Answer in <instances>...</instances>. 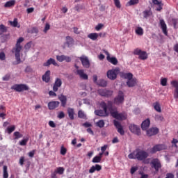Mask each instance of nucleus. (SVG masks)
I'll list each match as a JSON object with an SVG mask.
<instances>
[{
  "label": "nucleus",
  "mask_w": 178,
  "mask_h": 178,
  "mask_svg": "<svg viewBox=\"0 0 178 178\" xmlns=\"http://www.w3.org/2000/svg\"><path fill=\"white\" fill-rule=\"evenodd\" d=\"M24 42V38H19L17 40V43L15 44V47L12 49V53H15V60H17V65H19L21 62L20 60V51L23 48L22 46L20 45L21 43Z\"/></svg>",
  "instance_id": "1"
},
{
  "label": "nucleus",
  "mask_w": 178,
  "mask_h": 178,
  "mask_svg": "<svg viewBox=\"0 0 178 178\" xmlns=\"http://www.w3.org/2000/svg\"><path fill=\"white\" fill-rule=\"evenodd\" d=\"M100 108L103 110H96L95 111V115L99 117L108 116V109H106V103L104 102H100Z\"/></svg>",
  "instance_id": "2"
},
{
  "label": "nucleus",
  "mask_w": 178,
  "mask_h": 178,
  "mask_svg": "<svg viewBox=\"0 0 178 178\" xmlns=\"http://www.w3.org/2000/svg\"><path fill=\"white\" fill-rule=\"evenodd\" d=\"M120 72V70L118 67L110 70L106 72L107 79L111 81H115L117 79V76H118Z\"/></svg>",
  "instance_id": "3"
},
{
  "label": "nucleus",
  "mask_w": 178,
  "mask_h": 178,
  "mask_svg": "<svg viewBox=\"0 0 178 178\" xmlns=\"http://www.w3.org/2000/svg\"><path fill=\"white\" fill-rule=\"evenodd\" d=\"M150 165L152 168H154L155 170V172L158 173L159 170L161 169V162H160V160L158 159H154L150 161Z\"/></svg>",
  "instance_id": "4"
},
{
  "label": "nucleus",
  "mask_w": 178,
  "mask_h": 178,
  "mask_svg": "<svg viewBox=\"0 0 178 178\" xmlns=\"http://www.w3.org/2000/svg\"><path fill=\"white\" fill-rule=\"evenodd\" d=\"M136 160L138 161H145L148 157V153L144 150H136Z\"/></svg>",
  "instance_id": "5"
},
{
  "label": "nucleus",
  "mask_w": 178,
  "mask_h": 178,
  "mask_svg": "<svg viewBox=\"0 0 178 178\" xmlns=\"http://www.w3.org/2000/svg\"><path fill=\"white\" fill-rule=\"evenodd\" d=\"M12 90H15L17 92H22L29 90V86L25 84H15L11 87Z\"/></svg>",
  "instance_id": "6"
},
{
  "label": "nucleus",
  "mask_w": 178,
  "mask_h": 178,
  "mask_svg": "<svg viewBox=\"0 0 178 178\" xmlns=\"http://www.w3.org/2000/svg\"><path fill=\"white\" fill-rule=\"evenodd\" d=\"M133 54L138 56L139 59L141 60H146L147 58H148V55L147 54V52L145 51H141L139 49H136L133 51Z\"/></svg>",
  "instance_id": "7"
},
{
  "label": "nucleus",
  "mask_w": 178,
  "mask_h": 178,
  "mask_svg": "<svg viewBox=\"0 0 178 178\" xmlns=\"http://www.w3.org/2000/svg\"><path fill=\"white\" fill-rule=\"evenodd\" d=\"M167 149V146L165 144L155 145L152 149H150V153L156 154L158 152Z\"/></svg>",
  "instance_id": "8"
},
{
  "label": "nucleus",
  "mask_w": 178,
  "mask_h": 178,
  "mask_svg": "<svg viewBox=\"0 0 178 178\" xmlns=\"http://www.w3.org/2000/svg\"><path fill=\"white\" fill-rule=\"evenodd\" d=\"M111 115L114 119L118 120H126L127 119V115L125 113H118V112L114 111L111 113Z\"/></svg>",
  "instance_id": "9"
},
{
  "label": "nucleus",
  "mask_w": 178,
  "mask_h": 178,
  "mask_svg": "<svg viewBox=\"0 0 178 178\" xmlns=\"http://www.w3.org/2000/svg\"><path fill=\"white\" fill-rule=\"evenodd\" d=\"M129 130L131 133L134 134L136 136H140L141 134L139 126L134 124H129Z\"/></svg>",
  "instance_id": "10"
},
{
  "label": "nucleus",
  "mask_w": 178,
  "mask_h": 178,
  "mask_svg": "<svg viewBox=\"0 0 178 178\" xmlns=\"http://www.w3.org/2000/svg\"><path fill=\"white\" fill-rule=\"evenodd\" d=\"M124 102V92L122 91L118 92V96L117 97L114 98V104L115 105H120Z\"/></svg>",
  "instance_id": "11"
},
{
  "label": "nucleus",
  "mask_w": 178,
  "mask_h": 178,
  "mask_svg": "<svg viewBox=\"0 0 178 178\" xmlns=\"http://www.w3.org/2000/svg\"><path fill=\"white\" fill-rule=\"evenodd\" d=\"M98 94L104 97H111L113 92L110 90H106V89H99L98 90Z\"/></svg>",
  "instance_id": "12"
},
{
  "label": "nucleus",
  "mask_w": 178,
  "mask_h": 178,
  "mask_svg": "<svg viewBox=\"0 0 178 178\" xmlns=\"http://www.w3.org/2000/svg\"><path fill=\"white\" fill-rule=\"evenodd\" d=\"M105 55H106L107 61L110 62L113 65H117L118 64V60L115 57H110V54L108 51H104Z\"/></svg>",
  "instance_id": "13"
},
{
  "label": "nucleus",
  "mask_w": 178,
  "mask_h": 178,
  "mask_svg": "<svg viewBox=\"0 0 178 178\" xmlns=\"http://www.w3.org/2000/svg\"><path fill=\"white\" fill-rule=\"evenodd\" d=\"M79 60L82 63L83 67L88 69L90 67V61L87 56H82L79 57Z\"/></svg>",
  "instance_id": "14"
},
{
  "label": "nucleus",
  "mask_w": 178,
  "mask_h": 178,
  "mask_svg": "<svg viewBox=\"0 0 178 178\" xmlns=\"http://www.w3.org/2000/svg\"><path fill=\"white\" fill-rule=\"evenodd\" d=\"M113 124H114V127H115V129H117V131H118V133L120 134L121 136H124L125 132L122 129V124L118 120H113Z\"/></svg>",
  "instance_id": "15"
},
{
  "label": "nucleus",
  "mask_w": 178,
  "mask_h": 178,
  "mask_svg": "<svg viewBox=\"0 0 178 178\" xmlns=\"http://www.w3.org/2000/svg\"><path fill=\"white\" fill-rule=\"evenodd\" d=\"M61 86H62L61 79L56 78V79H55L54 84L53 85V90H54V92H58V88H60Z\"/></svg>",
  "instance_id": "16"
},
{
  "label": "nucleus",
  "mask_w": 178,
  "mask_h": 178,
  "mask_svg": "<svg viewBox=\"0 0 178 178\" xmlns=\"http://www.w3.org/2000/svg\"><path fill=\"white\" fill-rule=\"evenodd\" d=\"M56 60L60 63L63 61L69 63L72 61V58L70 56H65V55L56 56Z\"/></svg>",
  "instance_id": "17"
},
{
  "label": "nucleus",
  "mask_w": 178,
  "mask_h": 178,
  "mask_svg": "<svg viewBox=\"0 0 178 178\" xmlns=\"http://www.w3.org/2000/svg\"><path fill=\"white\" fill-rule=\"evenodd\" d=\"M158 134L159 129L157 127L150 128L149 129L147 130V136H148L149 137L156 136Z\"/></svg>",
  "instance_id": "18"
},
{
  "label": "nucleus",
  "mask_w": 178,
  "mask_h": 178,
  "mask_svg": "<svg viewBox=\"0 0 178 178\" xmlns=\"http://www.w3.org/2000/svg\"><path fill=\"white\" fill-rule=\"evenodd\" d=\"M102 170V165L99 164H96L91 166L89 170V174H94L95 172H99Z\"/></svg>",
  "instance_id": "19"
},
{
  "label": "nucleus",
  "mask_w": 178,
  "mask_h": 178,
  "mask_svg": "<svg viewBox=\"0 0 178 178\" xmlns=\"http://www.w3.org/2000/svg\"><path fill=\"white\" fill-rule=\"evenodd\" d=\"M171 86L175 88V92L174 93V98L178 99V81H171Z\"/></svg>",
  "instance_id": "20"
},
{
  "label": "nucleus",
  "mask_w": 178,
  "mask_h": 178,
  "mask_svg": "<svg viewBox=\"0 0 178 178\" xmlns=\"http://www.w3.org/2000/svg\"><path fill=\"white\" fill-rule=\"evenodd\" d=\"M51 71L47 70L44 73V74L42 75V81L44 83H49V81H51Z\"/></svg>",
  "instance_id": "21"
},
{
  "label": "nucleus",
  "mask_w": 178,
  "mask_h": 178,
  "mask_svg": "<svg viewBox=\"0 0 178 178\" xmlns=\"http://www.w3.org/2000/svg\"><path fill=\"white\" fill-rule=\"evenodd\" d=\"M149 125H151V120L146 119L141 123V129L143 131L147 130L149 127Z\"/></svg>",
  "instance_id": "22"
},
{
  "label": "nucleus",
  "mask_w": 178,
  "mask_h": 178,
  "mask_svg": "<svg viewBox=\"0 0 178 178\" xmlns=\"http://www.w3.org/2000/svg\"><path fill=\"white\" fill-rule=\"evenodd\" d=\"M120 76L122 79H125L126 80H133V74L131 72L125 73V72H120Z\"/></svg>",
  "instance_id": "23"
},
{
  "label": "nucleus",
  "mask_w": 178,
  "mask_h": 178,
  "mask_svg": "<svg viewBox=\"0 0 178 178\" xmlns=\"http://www.w3.org/2000/svg\"><path fill=\"white\" fill-rule=\"evenodd\" d=\"M65 47H67L68 48H70L72 44H74V39L71 38L70 36L65 37Z\"/></svg>",
  "instance_id": "24"
},
{
  "label": "nucleus",
  "mask_w": 178,
  "mask_h": 178,
  "mask_svg": "<svg viewBox=\"0 0 178 178\" xmlns=\"http://www.w3.org/2000/svg\"><path fill=\"white\" fill-rule=\"evenodd\" d=\"M160 26L161 29H162V32H163V34L167 35V34H168V32L167 31V25L165 23V20L160 19Z\"/></svg>",
  "instance_id": "25"
},
{
  "label": "nucleus",
  "mask_w": 178,
  "mask_h": 178,
  "mask_svg": "<svg viewBox=\"0 0 178 178\" xmlns=\"http://www.w3.org/2000/svg\"><path fill=\"white\" fill-rule=\"evenodd\" d=\"M126 85H127L129 88H134L136 86V85H137V79L134 78L133 79H127Z\"/></svg>",
  "instance_id": "26"
},
{
  "label": "nucleus",
  "mask_w": 178,
  "mask_h": 178,
  "mask_svg": "<svg viewBox=\"0 0 178 178\" xmlns=\"http://www.w3.org/2000/svg\"><path fill=\"white\" fill-rule=\"evenodd\" d=\"M58 105H60L59 102H50L48 103V108L49 110H54L55 108L58 107Z\"/></svg>",
  "instance_id": "27"
},
{
  "label": "nucleus",
  "mask_w": 178,
  "mask_h": 178,
  "mask_svg": "<svg viewBox=\"0 0 178 178\" xmlns=\"http://www.w3.org/2000/svg\"><path fill=\"white\" fill-rule=\"evenodd\" d=\"M53 65L54 66H58V63L55 61V59L50 58L47 61L43 63V67H49V65Z\"/></svg>",
  "instance_id": "28"
},
{
  "label": "nucleus",
  "mask_w": 178,
  "mask_h": 178,
  "mask_svg": "<svg viewBox=\"0 0 178 178\" xmlns=\"http://www.w3.org/2000/svg\"><path fill=\"white\" fill-rule=\"evenodd\" d=\"M152 2H153L154 5L157 6L156 11L160 12L162 10V7L163 6V3H162L161 1H159V0H152Z\"/></svg>",
  "instance_id": "29"
},
{
  "label": "nucleus",
  "mask_w": 178,
  "mask_h": 178,
  "mask_svg": "<svg viewBox=\"0 0 178 178\" xmlns=\"http://www.w3.org/2000/svg\"><path fill=\"white\" fill-rule=\"evenodd\" d=\"M76 72L81 79L83 80H88V75L87 74H84V71L83 70H77Z\"/></svg>",
  "instance_id": "30"
},
{
  "label": "nucleus",
  "mask_w": 178,
  "mask_h": 178,
  "mask_svg": "<svg viewBox=\"0 0 178 178\" xmlns=\"http://www.w3.org/2000/svg\"><path fill=\"white\" fill-rule=\"evenodd\" d=\"M58 99L61 102V106L65 107L67 104V97L61 95V96L58 97Z\"/></svg>",
  "instance_id": "31"
},
{
  "label": "nucleus",
  "mask_w": 178,
  "mask_h": 178,
  "mask_svg": "<svg viewBox=\"0 0 178 178\" xmlns=\"http://www.w3.org/2000/svg\"><path fill=\"white\" fill-rule=\"evenodd\" d=\"M67 113H68V117L70 119V120H74V109L72 108H69L67 110Z\"/></svg>",
  "instance_id": "32"
},
{
  "label": "nucleus",
  "mask_w": 178,
  "mask_h": 178,
  "mask_svg": "<svg viewBox=\"0 0 178 178\" xmlns=\"http://www.w3.org/2000/svg\"><path fill=\"white\" fill-rule=\"evenodd\" d=\"M54 173H58L60 175H63V173H65V168L63 167H58L56 168L54 170V172H53Z\"/></svg>",
  "instance_id": "33"
},
{
  "label": "nucleus",
  "mask_w": 178,
  "mask_h": 178,
  "mask_svg": "<svg viewBox=\"0 0 178 178\" xmlns=\"http://www.w3.org/2000/svg\"><path fill=\"white\" fill-rule=\"evenodd\" d=\"M88 38H89L91 40H97L98 38V33H92L88 35Z\"/></svg>",
  "instance_id": "34"
},
{
  "label": "nucleus",
  "mask_w": 178,
  "mask_h": 178,
  "mask_svg": "<svg viewBox=\"0 0 178 178\" xmlns=\"http://www.w3.org/2000/svg\"><path fill=\"white\" fill-rule=\"evenodd\" d=\"M154 110L156 111L157 113H161V107L159 102H155L153 104Z\"/></svg>",
  "instance_id": "35"
},
{
  "label": "nucleus",
  "mask_w": 178,
  "mask_h": 178,
  "mask_svg": "<svg viewBox=\"0 0 178 178\" xmlns=\"http://www.w3.org/2000/svg\"><path fill=\"white\" fill-rule=\"evenodd\" d=\"M143 17L145 19H147V17L152 16V13L151 11V10H146L143 12Z\"/></svg>",
  "instance_id": "36"
},
{
  "label": "nucleus",
  "mask_w": 178,
  "mask_h": 178,
  "mask_svg": "<svg viewBox=\"0 0 178 178\" xmlns=\"http://www.w3.org/2000/svg\"><path fill=\"white\" fill-rule=\"evenodd\" d=\"M15 3H16V1L11 0L10 1H8V2L5 3L4 7L5 8H10L11 6H15Z\"/></svg>",
  "instance_id": "37"
},
{
  "label": "nucleus",
  "mask_w": 178,
  "mask_h": 178,
  "mask_svg": "<svg viewBox=\"0 0 178 178\" xmlns=\"http://www.w3.org/2000/svg\"><path fill=\"white\" fill-rule=\"evenodd\" d=\"M3 178H8V166H3Z\"/></svg>",
  "instance_id": "38"
},
{
  "label": "nucleus",
  "mask_w": 178,
  "mask_h": 178,
  "mask_svg": "<svg viewBox=\"0 0 178 178\" xmlns=\"http://www.w3.org/2000/svg\"><path fill=\"white\" fill-rule=\"evenodd\" d=\"M136 35H140V36L143 35H144V29H143V28H141V27H138L136 29Z\"/></svg>",
  "instance_id": "39"
},
{
  "label": "nucleus",
  "mask_w": 178,
  "mask_h": 178,
  "mask_svg": "<svg viewBox=\"0 0 178 178\" xmlns=\"http://www.w3.org/2000/svg\"><path fill=\"white\" fill-rule=\"evenodd\" d=\"M138 3H139V0H129V1L127 2V6H136Z\"/></svg>",
  "instance_id": "40"
},
{
  "label": "nucleus",
  "mask_w": 178,
  "mask_h": 178,
  "mask_svg": "<svg viewBox=\"0 0 178 178\" xmlns=\"http://www.w3.org/2000/svg\"><path fill=\"white\" fill-rule=\"evenodd\" d=\"M13 136H15L14 140H17L19 138H23V134H20L19 131H15L13 133Z\"/></svg>",
  "instance_id": "41"
},
{
  "label": "nucleus",
  "mask_w": 178,
  "mask_h": 178,
  "mask_svg": "<svg viewBox=\"0 0 178 178\" xmlns=\"http://www.w3.org/2000/svg\"><path fill=\"white\" fill-rule=\"evenodd\" d=\"M28 142H29V137H26L24 139H22L19 142V145H20V146H26Z\"/></svg>",
  "instance_id": "42"
},
{
  "label": "nucleus",
  "mask_w": 178,
  "mask_h": 178,
  "mask_svg": "<svg viewBox=\"0 0 178 178\" xmlns=\"http://www.w3.org/2000/svg\"><path fill=\"white\" fill-rule=\"evenodd\" d=\"M16 130V126L12 125L11 127H8L6 129V131H8V134H11L13 131Z\"/></svg>",
  "instance_id": "43"
},
{
  "label": "nucleus",
  "mask_w": 178,
  "mask_h": 178,
  "mask_svg": "<svg viewBox=\"0 0 178 178\" xmlns=\"http://www.w3.org/2000/svg\"><path fill=\"white\" fill-rule=\"evenodd\" d=\"M104 125H105V122H104V120H100L96 123V126L99 127L100 129L104 127Z\"/></svg>",
  "instance_id": "44"
},
{
  "label": "nucleus",
  "mask_w": 178,
  "mask_h": 178,
  "mask_svg": "<svg viewBox=\"0 0 178 178\" xmlns=\"http://www.w3.org/2000/svg\"><path fill=\"white\" fill-rule=\"evenodd\" d=\"M102 157L101 156H95L92 159L93 163H101Z\"/></svg>",
  "instance_id": "45"
},
{
  "label": "nucleus",
  "mask_w": 178,
  "mask_h": 178,
  "mask_svg": "<svg viewBox=\"0 0 178 178\" xmlns=\"http://www.w3.org/2000/svg\"><path fill=\"white\" fill-rule=\"evenodd\" d=\"M168 79L167 78H161V86L165 87L167 86V82Z\"/></svg>",
  "instance_id": "46"
},
{
  "label": "nucleus",
  "mask_w": 178,
  "mask_h": 178,
  "mask_svg": "<svg viewBox=\"0 0 178 178\" xmlns=\"http://www.w3.org/2000/svg\"><path fill=\"white\" fill-rule=\"evenodd\" d=\"M9 23L13 27H17L18 25V21H17V18H15V19H13V21H9Z\"/></svg>",
  "instance_id": "47"
},
{
  "label": "nucleus",
  "mask_w": 178,
  "mask_h": 178,
  "mask_svg": "<svg viewBox=\"0 0 178 178\" xmlns=\"http://www.w3.org/2000/svg\"><path fill=\"white\" fill-rule=\"evenodd\" d=\"M154 119H155V121L162 122L163 121L164 118L161 115H155Z\"/></svg>",
  "instance_id": "48"
},
{
  "label": "nucleus",
  "mask_w": 178,
  "mask_h": 178,
  "mask_svg": "<svg viewBox=\"0 0 178 178\" xmlns=\"http://www.w3.org/2000/svg\"><path fill=\"white\" fill-rule=\"evenodd\" d=\"M98 85H99L100 87H106L107 82L104 79H100Z\"/></svg>",
  "instance_id": "49"
},
{
  "label": "nucleus",
  "mask_w": 178,
  "mask_h": 178,
  "mask_svg": "<svg viewBox=\"0 0 178 178\" xmlns=\"http://www.w3.org/2000/svg\"><path fill=\"white\" fill-rule=\"evenodd\" d=\"M60 154L62 156H65L67 154V149L63 145L61 146V149L60 150Z\"/></svg>",
  "instance_id": "50"
},
{
  "label": "nucleus",
  "mask_w": 178,
  "mask_h": 178,
  "mask_svg": "<svg viewBox=\"0 0 178 178\" xmlns=\"http://www.w3.org/2000/svg\"><path fill=\"white\" fill-rule=\"evenodd\" d=\"M78 116H79V118H81V119L86 118V114H84V113L82 111H79Z\"/></svg>",
  "instance_id": "51"
},
{
  "label": "nucleus",
  "mask_w": 178,
  "mask_h": 178,
  "mask_svg": "<svg viewBox=\"0 0 178 178\" xmlns=\"http://www.w3.org/2000/svg\"><path fill=\"white\" fill-rule=\"evenodd\" d=\"M113 2H114V6H115V8H122V5L120 4V1L113 0Z\"/></svg>",
  "instance_id": "52"
},
{
  "label": "nucleus",
  "mask_w": 178,
  "mask_h": 178,
  "mask_svg": "<svg viewBox=\"0 0 178 178\" xmlns=\"http://www.w3.org/2000/svg\"><path fill=\"white\" fill-rule=\"evenodd\" d=\"M129 159H137V156L136 154V152H133L132 153L129 154Z\"/></svg>",
  "instance_id": "53"
},
{
  "label": "nucleus",
  "mask_w": 178,
  "mask_h": 178,
  "mask_svg": "<svg viewBox=\"0 0 178 178\" xmlns=\"http://www.w3.org/2000/svg\"><path fill=\"white\" fill-rule=\"evenodd\" d=\"M57 118L58 119L65 118V113H63V111H60V113L57 114Z\"/></svg>",
  "instance_id": "54"
},
{
  "label": "nucleus",
  "mask_w": 178,
  "mask_h": 178,
  "mask_svg": "<svg viewBox=\"0 0 178 178\" xmlns=\"http://www.w3.org/2000/svg\"><path fill=\"white\" fill-rule=\"evenodd\" d=\"M113 102H112L111 101L107 102L106 109L108 108V110H111V109H112V105H113Z\"/></svg>",
  "instance_id": "55"
},
{
  "label": "nucleus",
  "mask_w": 178,
  "mask_h": 178,
  "mask_svg": "<svg viewBox=\"0 0 178 178\" xmlns=\"http://www.w3.org/2000/svg\"><path fill=\"white\" fill-rule=\"evenodd\" d=\"M0 31L1 33H6V27L3 24L0 25Z\"/></svg>",
  "instance_id": "56"
},
{
  "label": "nucleus",
  "mask_w": 178,
  "mask_h": 178,
  "mask_svg": "<svg viewBox=\"0 0 178 178\" xmlns=\"http://www.w3.org/2000/svg\"><path fill=\"white\" fill-rule=\"evenodd\" d=\"M51 29V26L49 25V24H46V25L44 26V29H43V32H44V33H47L48 30H49Z\"/></svg>",
  "instance_id": "57"
},
{
  "label": "nucleus",
  "mask_w": 178,
  "mask_h": 178,
  "mask_svg": "<svg viewBox=\"0 0 178 178\" xmlns=\"http://www.w3.org/2000/svg\"><path fill=\"white\" fill-rule=\"evenodd\" d=\"M24 162H25V157H24V156L20 157V159H19V164L20 165L23 166Z\"/></svg>",
  "instance_id": "58"
},
{
  "label": "nucleus",
  "mask_w": 178,
  "mask_h": 178,
  "mask_svg": "<svg viewBox=\"0 0 178 178\" xmlns=\"http://www.w3.org/2000/svg\"><path fill=\"white\" fill-rule=\"evenodd\" d=\"M178 143V140L174 138L172 139V140L171 141V144H172V146L175 147V148H177V144Z\"/></svg>",
  "instance_id": "59"
},
{
  "label": "nucleus",
  "mask_w": 178,
  "mask_h": 178,
  "mask_svg": "<svg viewBox=\"0 0 178 178\" xmlns=\"http://www.w3.org/2000/svg\"><path fill=\"white\" fill-rule=\"evenodd\" d=\"M103 24H98V25H97L95 29H96L97 31H99V30H101L103 28Z\"/></svg>",
  "instance_id": "60"
},
{
  "label": "nucleus",
  "mask_w": 178,
  "mask_h": 178,
  "mask_svg": "<svg viewBox=\"0 0 178 178\" xmlns=\"http://www.w3.org/2000/svg\"><path fill=\"white\" fill-rule=\"evenodd\" d=\"M10 75L9 74H8L6 75H4V76H3V78H2V79L4 81H8V80H10Z\"/></svg>",
  "instance_id": "61"
},
{
  "label": "nucleus",
  "mask_w": 178,
  "mask_h": 178,
  "mask_svg": "<svg viewBox=\"0 0 178 178\" xmlns=\"http://www.w3.org/2000/svg\"><path fill=\"white\" fill-rule=\"evenodd\" d=\"M177 22H178L177 19H171V24L172 25H174V28H176V25H177Z\"/></svg>",
  "instance_id": "62"
},
{
  "label": "nucleus",
  "mask_w": 178,
  "mask_h": 178,
  "mask_svg": "<svg viewBox=\"0 0 178 178\" xmlns=\"http://www.w3.org/2000/svg\"><path fill=\"white\" fill-rule=\"evenodd\" d=\"M6 109L5 108L4 106L3 105H0V113H6Z\"/></svg>",
  "instance_id": "63"
},
{
  "label": "nucleus",
  "mask_w": 178,
  "mask_h": 178,
  "mask_svg": "<svg viewBox=\"0 0 178 178\" xmlns=\"http://www.w3.org/2000/svg\"><path fill=\"white\" fill-rule=\"evenodd\" d=\"M173 49H174V51H175L176 53L178 54V43H177L175 45H174Z\"/></svg>",
  "instance_id": "64"
}]
</instances>
